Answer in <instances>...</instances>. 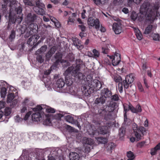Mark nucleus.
Returning a JSON list of instances; mask_svg holds the SVG:
<instances>
[{
  "label": "nucleus",
  "instance_id": "f257e3e1",
  "mask_svg": "<svg viewBox=\"0 0 160 160\" xmlns=\"http://www.w3.org/2000/svg\"><path fill=\"white\" fill-rule=\"evenodd\" d=\"M80 69L77 65L75 67L72 66L68 67L66 70L64 75L65 76V82L62 78H59V75H55L54 76V79L56 81V84L59 88H62L65 86L66 84L67 86L66 90L68 92H71L70 88V86L74 81V78H72V76L75 78L78 79H85V76L80 72Z\"/></svg>",
  "mask_w": 160,
  "mask_h": 160
},
{
  "label": "nucleus",
  "instance_id": "f03ea898",
  "mask_svg": "<svg viewBox=\"0 0 160 160\" xmlns=\"http://www.w3.org/2000/svg\"><path fill=\"white\" fill-rule=\"evenodd\" d=\"M13 5L15 7V11L16 14L12 13L10 11L9 14V20L10 22L12 23H14L16 22L19 24L21 22L23 19V14L22 13V8L20 5L16 7V4H14Z\"/></svg>",
  "mask_w": 160,
  "mask_h": 160
},
{
  "label": "nucleus",
  "instance_id": "7ed1b4c3",
  "mask_svg": "<svg viewBox=\"0 0 160 160\" xmlns=\"http://www.w3.org/2000/svg\"><path fill=\"white\" fill-rule=\"evenodd\" d=\"M135 137H132L130 138V141L133 142L135 141H139L142 139L146 131V129L143 127H139L136 124H134L132 126Z\"/></svg>",
  "mask_w": 160,
  "mask_h": 160
},
{
  "label": "nucleus",
  "instance_id": "20e7f679",
  "mask_svg": "<svg viewBox=\"0 0 160 160\" xmlns=\"http://www.w3.org/2000/svg\"><path fill=\"white\" fill-rule=\"evenodd\" d=\"M105 98L103 96H101L100 97L97 98L94 101L95 106L98 108V114L102 115L105 112V110L104 104L106 101Z\"/></svg>",
  "mask_w": 160,
  "mask_h": 160
},
{
  "label": "nucleus",
  "instance_id": "39448f33",
  "mask_svg": "<svg viewBox=\"0 0 160 160\" xmlns=\"http://www.w3.org/2000/svg\"><path fill=\"white\" fill-rule=\"evenodd\" d=\"M35 5L33 8V10L37 14L43 15L45 14V5L41 0H36L35 1Z\"/></svg>",
  "mask_w": 160,
  "mask_h": 160
},
{
  "label": "nucleus",
  "instance_id": "423d86ee",
  "mask_svg": "<svg viewBox=\"0 0 160 160\" xmlns=\"http://www.w3.org/2000/svg\"><path fill=\"white\" fill-rule=\"evenodd\" d=\"M159 4L158 2H155L152 6V9L150 10L148 14V19L150 21H154L158 15V10L159 9Z\"/></svg>",
  "mask_w": 160,
  "mask_h": 160
},
{
  "label": "nucleus",
  "instance_id": "0eeeda50",
  "mask_svg": "<svg viewBox=\"0 0 160 160\" xmlns=\"http://www.w3.org/2000/svg\"><path fill=\"white\" fill-rule=\"evenodd\" d=\"M86 83L88 84L89 88L99 89L102 87L101 82L98 80L95 79L92 80V78H89V80L86 78Z\"/></svg>",
  "mask_w": 160,
  "mask_h": 160
},
{
  "label": "nucleus",
  "instance_id": "6e6552de",
  "mask_svg": "<svg viewBox=\"0 0 160 160\" xmlns=\"http://www.w3.org/2000/svg\"><path fill=\"white\" fill-rule=\"evenodd\" d=\"M103 122V121L102 120L97 121L95 123L97 129H98V132L101 134H105L108 132V128L105 126Z\"/></svg>",
  "mask_w": 160,
  "mask_h": 160
},
{
  "label": "nucleus",
  "instance_id": "1a4fd4ad",
  "mask_svg": "<svg viewBox=\"0 0 160 160\" xmlns=\"http://www.w3.org/2000/svg\"><path fill=\"white\" fill-rule=\"evenodd\" d=\"M124 112H125L128 111L129 110L134 113H138L141 112L142 111V109L140 104H138L136 106V108L134 107L132 104L129 105H123Z\"/></svg>",
  "mask_w": 160,
  "mask_h": 160
},
{
  "label": "nucleus",
  "instance_id": "9d476101",
  "mask_svg": "<svg viewBox=\"0 0 160 160\" xmlns=\"http://www.w3.org/2000/svg\"><path fill=\"white\" fill-rule=\"evenodd\" d=\"M37 105L36 107L32 108V110L34 111H40L43 109H45L46 111L48 113H54L55 112V109L47 106L42 105Z\"/></svg>",
  "mask_w": 160,
  "mask_h": 160
},
{
  "label": "nucleus",
  "instance_id": "9b49d317",
  "mask_svg": "<svg viewBox=\"0 0 160 160\" xmlns=\"http://www.w3.org/2000/svg\"><path fill=\"white\" fill-rule=\"evenodd\" d=\"M39 37L38 35H32L28 39L27 41L28 44L31 46L33 45V47L36 46L41 42L40 40L37 42Z\"/></svg>",
  "mask_w": 160,
  "mask_h": 160
},
{
  "label": "nucleus",
  "instance_id": "f8f14e48",
  "mask_svg": "<svg viewBox=\"0 0 160 160\" xmlns=\"http://www.w3.org/2000/svg\"><path fill=\"white\" fill-rule=\"evenodd\" d=\"M134 76L133 74L131 73L129 75H127L125 77V79L123 82V87L124 88L127 89L129 87V85L133 82L134 80Z\"/></svg>",
  "mask_w": 160,
  "mask_h": 160
},
{
  "label": "nucleus",
  "instance_id": "ddd939ff",
  "mask_svg": "<svg viewBox=\"0 0 160 160\" xmlns=\"http://www.w3.org/2000/svg\"><path fill=\"white\" fill-rule=\"evenodd\" d=\"M88 23L91 26H95L96 29L99 28L100 22L98 19L96 18L95 20L93 17H89L88 20Z\"/></svg>",
  "mask_w": 160,
  "mask_h": 160
},
{
  "label": "nucleus",
  "instance_id": "4468645a",
  "mask_svg": "<svg viewBox=\"0 0 160 160\" xmlns=\"http://www.w3.org/2000/svg\"><path fill=\"white\" fill-rule=\"evenodd\" d=\"M38 18L36 14L33 13H29L28 14L25 18V21L27 24L31 22H34Z\"/></svg>",
  "mask_w": 160,
  "mask_h": 160
},
{
  "label": "nucleus",
  "instance_id": "2eb2a0df",
  "mask_svg": "<svg viewBox=\"0 0 160 160\" xmlns=\"http://www.w3.org/2000/svg\"><path fill=\"white\" fill-rule=\"evenodd\" d=\"M112 29L116 34H120L122 31L121 24L120 23H114L112 25Z\"/></svg>",
  "mask_w": 160,
  "mask_h": 160
},
{
  "label": "nucleus",
  "instance_id": "dca6fc26",
  "mask_svg": "<svg viewBox=\"0 0 160 160\" xmlns=\"http://www.w3.org/2000/svg\"><path fill=\"white\" fill-rule=\"evenodd\" d=\"M34 112V111H33ZM37 111L36 112L32 114V120L34 122H38V121H42V118L41 116V113Z\"/></svg>",
  "mask_w": 160,
  "mask_h": 160
},
{
  "label": "nucleus",
  "instance_id": "f3484780",
  "mask_svg": "<svg viewBox=\"0 0 160 160\" xmlns=\"http://www.w3.org/2000/svg\"><path fill=\"white\" fill-rule=\"evenodd\" d=\"M101 95L106 99L107 98H110L111 96L112 92L108 88H104L101 90Z\"/></svg>",
  "mask_w": 160,
  "mask_h": 160
},
{
  "label": "nucleus",
  "instance_id": "a211bd4d",
  "mask_svg": "<svg viewBox=\"0 0 160 160\" xmlns=\"http://www.w3.org/2000/svg\"><path fill=\"white\" fill-rule=\"evenodd\" d=\"M117 104V103L116 102H111L109 105L105 109L108 112H112L115 109Z\"/></svg>",
  "mask_w": 160,
  "mask_h": 160
},
{
  "label": "nucleus",
  "instance_id": "6ab92c4d",
  "mask_svg": "<svg viewBox=\"0 0 160 160\" xmlns=\"http://www.w3.org/2000/svg\"><path fill=\"white\" fill-rule=\"evenodd\" d=\"M51 72V70L49 69L47 70L44 72L42 79L44 83L48 82L50 81V78L49 76V75Z\"/></svg>",
  "mask_w": 160,
  "mask_h": 160
},
{
  "label": "nucleus",
  "instance_id": "aec40b11",
  "mask_svg": "<svg viewBox=\"0 0 160 160\" xmlns=\"http://www.w3.org/2000/svg\"><path fill=\"white\" fill-rule=\"evenodd\" d=\"M105 112L102 115H101L100 114H98H98L100 116H102V117L104 118V119L106 120L107 121H109L112 119V112H109L106 111L105 110Z\"/></svg>",
  "mask_w": 160,
  "mask_h": 160
},
{
  "label": "nucleus",
  "instance_id": "412c9836",
  "mask_svg": "<svg viewBox=\"0 0 160 160\" xmlns=\"http://www.w3.org/2000/svg\"><path fill=\"white\" fill-rule=\"evenodd\" d=\"M28 24V26L27 28H29V29L33 31L35 33L37 32L38 27V25L36 23L34 22H31Z\"/></svg>",
  "mask_w": 160,
  "mask_h": 160
},
{
  "label": "nucleus",
  "instance_id": "4be33fe9",
  "mask_svg": "<svg viewBox=\"0 0 160 160\" xmlns=\"http://www.w3.org/2000/svg\"><path fill=\"white\" fill-rule=\"evenodd\" d=\"M72 40L74 45L76 46L78 49L81 50L83 48V46L81 45V42L78 38H74Z\"/></svg>",
  "mask_w": 160,
  "mask_h": 160
},
{
  "label": "nucleus",
  "instance_id": "5701e85b",
  "mask_svg": "<svg viewBox=\"0 0 160 160\" xmlns=\"http://www.w3.org/2000/svg\"><path fill=\"white\" fill-rule=\"evenodd\" d=\"M70 160H79L80 158L78 154L75 152H71L69 155Z\"/></svg>",
  "mask_w": 160,
  "mask_h": 160
},
{
  "label": "nucleus",
  "instance_id": "b1692460",
  "mask_svg": "<svg viewBox=\"0 0 160 160\" xmlns=\"http://www.w3.org/2000/svg\"><path fill=\"white\" fill-rule=\"evenodd\" d=\"M149 4L148 2H145L141 7L140 12L142 11V12H148L149 11Z\"/></svg>",
  "mask_w": 160,
  "mask_h": 160
},
{
  "label": "nucleus",
  "instance_id": "393cba45",
  "mask_svg": "<svg viewBox=\"0 0 160 160\" xmlns=\"http://www.w3.org/2000/svg\"><path fill=\"white\" fill-rule=\"evenodd\" d=\"M82 142L84 144H87L89 145H91L93 144V141L92 139L90 138H87L86 137L83 138Z\"/></svg>",
  "mask_w": 160,
  "mask_h": 160
},
{
  "label": "nucleus",
  "instance_id": "a878e982",
  "mask_svg": "<svg viewBox=\"0 0 160 160\" xmlns=\"http://www.w3.org/2000/svg\"><path fill=\"white\" fill-rule=\"evenodd\" d=\"M56 50V49L55 48H52L46 53V58H51L52 55L54 53Z\"/></svg>",
  "mask_w": 160,
  "mask_h": 160
},
{
  "label": "nucleus",
  "instance_id": "bb28decb",
  "mask_svg": "<svg viewBox=\"0 0 160 160\" xmlns=\"http://www.w3.org/2000/svg\"><path fill=\"white\" fill-rule=\"evenodd\" d=\"M160 149V143L157 144L154 148H152L151 150V154L154 155L156 154L157 151Z\"/></svg>",
  "mask_w": 160,
  "mask_h": 160
},
{
  "label": "nucleus",
  "instance_id": "cd10ccee",
  "mask_svg": "<svg viewBox=\"0 0 160 160\" xmlns=\"http://www.w3.org/2000/svg\"><path fill=\"white\" fill-rule=\"evenodd\" d=\"M134 32L137 39L140 40L142 39V36L140 31L138 28H135Z\"/></svg>",
  "mask_w": 160,
  "mask_h": 160
},
{
  "label": "nucleus",
  "instance_id": "c85d7f7f",
  "mask_svg": "<svg viewBox=\"0 0 160 160\" xmlns=\"http://www.w3.org/2000/svg\"><path fill=\"white\" fill-rule=\"evenodd\" d=\"M34 33V32L29 29V28H26L24 32V37L25 38H28L31 35H32L33 33Z\"/></svg>",
  "mask_w": 160,
  "mask_h": 160
},
{
  "label": "nucleus",
  "instance_id": "c756f323",
  "mask_svg": "<svg viewBox=\"0 0 160 160\" xmlns=\"http://www.w3.org/2000/svg\"><path fill=\"white\" fill-rule=\"evenodd\" d=\"M15 98V95L14 93L9 92L8 95L7 102L8 103L10 102Z\"/></svg>",
  "mask_w": 160,
  "mask_h": 160
},
{
  "label": "nucleus",
  "instance_id": "7c9ffc66",
  "mask_svg": "<svg viewBox=\"0 0 160 160\" xmlns=\"http://www.w3.org/2000/svg\"><path fill=\"white\" fill-rule=\"evenodd\" d=\"M117 57L113 58L112 60V64L113 66H116L118 65L121 61V58L118 57V58H116Z\"/></svg>",
  "mask_w": 160,
  "mask_h": 160
},
{
  "label": "nucleus",
  "instance_id": "2f4dec72",
  "mask_svg": "<svg viewBox=\"0 0 160 160\" xmlns=\"http://www.w3.org/2000/svg\"><path fill=\"white\" fill-rule=\"evenodd\" d=\"M54 57L56 60H59L62 61V62L64 61V60L62 59V54L60 52L56 53L54 55Z\"/></svg>",
  "mask_w": 160,
  "mask_h": 160
},
{
  "label": "nucleus",
  "instance_id": "473e14b6",
  "mask_svg": "<svg viewBox=\"0 0 160 160\" xmlns=\"http://www.w3.org/2000/svg\"><path fill=\"white\" fill-rule=\"evenodd\" d=\"M11 109L9 107H7L5 108L4 110V114L5 117L8 116L11 112Z\"/></svg>",
  "mask_w": 160,
  "mask_h": 160
},
{
  "label": "nucleus",
  "instance_id": "72a5a7b5",
  "mask_svg": "<svg viewBox=\"0 0 160 160\" xmlns=\"http://www.w3.org/2000/svg\"><path fill=\"white\" fill-rule=\"evenodd\" d=\"M127 156L129 160H133L135 158V156L133 152L129 151L127 152Z\"/></svg>",
  "mask_w": 160,
  "mask_h": 160
},
{
  "label": "nucleus",
  "instance_id": "f704fd0d",
  "mask_svg": "<svg viewBox=\"0 0 160 160\" xmlns=\"http://www.w3.org/2000/svg\"><path fill=\"white\" fill-rule=\"evenodd\" d=\"M92 52L93 54H92L91 57L96 58L99 57L100 55L99 52L96 49H93L92 51Z\"/></svg>",
  "mask_w": 160,
  "mask_h": 160
},
{
  "label": "nucleus",
  "instance_id": "c9c22d12",
  "mask_svg": "<svg viewBox=\"0 0 160 160\" xmlns=\"http://www.w3.org/2000/svg\"><path fill=\"white\" fill-rule=\"evenodd\" d=\"M65 119L67 122L70 123H73L74 122L73 118L70 115L65 116Z\"/></svg>",
  "mask_w": 160,
  "mask_h": 160
},
{
  "label": "nucleus",
  "instance_id": "e433bc0d",
  "mask_svg": "<svg viewBox=\"0 0 160 160\" xmlns=\"http://www.w3.org/2000/svg\"><path fill=\"white\" fill-rule=\"evenodd\" d=\"M152 28V25H149L146 28L144 32V33L145 34H148L151 32Z\"/></svg>",
  "mask_w": 160,
  "mask_h": 160
},
{
  "label": "nucleus",
  "instance_id": "4c0bfd02",
  "mask_svg": "<svg viewBox=\"0 0 160 160\" xmlns=\"http://www.w3.org/2000/svg\"><path fill=\"white\" fill-rule=\"evenodd\" d=\"M47 48V45H44V46H42L39 49H38L37 50V52L38 54L44 52L46 51Z\"/></svg>",
  "mask_w": 160,
  "mask_h": 160
},
{
  "label": "nucleus",
  "instance_id": "58836bf2",
  "mask_svg": "<svg viewBox=\"0 0 160 160\" xmlns=\"http://www.w3.org/2000/svg\"><path fill=\"white\" fill-rule=\"evenodd\" d=\"M1 96L2 98H4L7 93V89L5 87H2L0 90Z\"/></svg>",
  "mask_w": 160,
  "mask_h": 160
},
{
  "label": "nucleus",
  "instance_id": "ea45409f",
  "mask_svg": "<svg viewBox=\"0 0 160 160\" xmlns=\"http://www.w3.org/2000/svg\"><path fill=\"white\" fill-rule=\"evenodd\" d=\"M110 97L111 100V102H113V101H118L120 100L118 95L117 94H115L113 95H112Z\"/></svg>",
  "mask_w": 160,
  "mask_h": 160
},
{
  "label": "nucleus",
  "instance_id": "a19ab883",
  "mask_svg": "<svg viewBox=\"0 0 160 160\" xmlns=\"http://www.w3.org/2000/svg\"><path fill=\"white\" fill-rule=\"evenodd\" d=\"M130 17L132 20L135 21L138 18V15L135 11H133L131 13Z\"/></svg>",
  "mask_w": 160,
  "mask_h": 160
},
{
  "label": "nucleus",
  "instance_id": "79ce46f5",
  "mask_svg": "<svg viewBox=\"0 0 160 160\" xmlns=\"http://www.w3.org/2000/svg\"><path fill=\"white\" fill-rule=\"evenodd\" d=\"M16 32L13 30H12L11 33L9 37V39L12 41L13 40L15 37Z\"/></svg>",
  "mask_w": 160,
  "mask_h": 160
},
{
  "label": "nucleus",
  "instance_id": "37998d69",
  "mask_svg": "<svg viewBox=\"0 0 160 160\" xmlns=\"http://www.w3.org/2000/svg\"><path fill=\"white\" fill-rule=\"evenodd\" d=\"M114 81L116 82L120 83L121 81H122L121 77L119 75L114 76Z\"/></svg>",
  "mask_w": 160,
  "mask_h": 160
},
{
  "label": "nucleus",
  "instance_id": "c03bdc74",
  "mask_svg": "<svg viewBox=\"0 0 160 160\" xmlns=\"http://www.w3.org/2000/svg\"><path fill=\"white\" fill-rule=\"evenodd\" d=\"M114 145L113 142H111L108 143L107 147V149L108 151H111L113 148Z\"/></svg>",
  "mask_w": 160,
  "mask_h": 160
},
{
  "label": "nucleus",
  "instance_id": "a18cd8bd",
  "mask_svg": "<svg viewBox=\"0 0 160 160\" xmlns=\"http://www.w3.org/2000/svg\"><path fill=\"white\" fill-rule=\"evenodd\" d=\"M129 120H130L127 118L126 113L125 112L124 113V122L125 124L127 125H129L130 123V122L128 121Z\"/></svg>",
  "mask_w": 160,
  "mask_h": 160
},
{
  "label": "nucleus",
  "instance_id": "49530a36",
  "mask_svg": "<svg viewBox=\"0 0 160 160\" xmlns=\"http://www.w3.org/2000/svg\"><path fill=\"white\" fill-rule=\"evenodd\" d=\"M75 21V18L74 17L70 16L69 17L68 20V25H71L72 23H74Z\"/></svg>",
  "mask_w": 160,
  "mask_h": 160
},
{
  "label": "nucleus",
  "instance_id": "de8ad7c7",
  "mask_svg": "<svg viewBox=\"0 0 160 160\" xmlns=\"http://www.w3.org/2000/svg\"><path fill=\"white\" fill-rule=\"evenodd\" d=\"M124 0H114L113 3L114 5H120L122 4Z\"/></svg>",
  "mask_w": 160,
  "mask_h": 160
},
{
  "label": "nucleus",
  "instance_id": "09e8293b",
  "mask_svg": "<svg viewBox=\"0 0 160 160\" xmlns=\"http://www.w3.org/2000/svg\"><path fill=\"white\" fill-rule=\"evenodd\" d=\"M36 59L38 62H40L41 63L43 62L44 60L42 57L40 55L37 56L36 58Z\"/></svg>",
  "mask_w": 160,
  "mask_h": 160
},
{
  "label": "nucleus",
  "instance_id": "8fccbe9b",
  "mask_svg": "<svg viewBox=\"0 0 160 160\" xmlns=\"http://www.w3.org/2000/svg\"><path fill=\"white\" fill-rule=\"evenodd\" d=\"M64 61H62V65L64 68H66L67 67L70 65V63L68 62L66 60H64Z\"/></svg>",
  "mask_w": 160,
  "mask_h": 160
},
{
  "label": "nucleus",
  "instance_id": "3c124183",
  "mask_svg": "<svg viewBox=\"0 0 160 160\" xmlns=\"http://www.w3.org/2000/svg\"><path fill=\"white\" fill-rule=\"evenodd\" d=\"M153 40L155 41H159L160 39L159 35L158 34H154L153 35Z\"/></svg>",
  "mask_w": 160,
  "mask_h": 160
},
{
  "label": "nucleus",
  "instance_id": "603ef678",
  "mask_svg": "<svg viewBox=\"0 0 160 160\" xmlns=\"http://www.w3.org/2000/svg\"><path fill=\"white\" fill-rule=\"evenodd\" d=\"M123 82L119 83L118 84V90L120 93L123 91Z\"/></svg>",
  "mask_w": 160,
  "mask_h": 160
},
{
  "label": "nucleus",
  "instance_id": "864d4df0",
  "mask_svg": "<svg viewBox=\"0 0 160 160\" xmlns=\"http://www.w3.org/2000/svg\"><path fill=\"white\" fill-rule=\"evenodd\" d=\"M125 130L123 128H121L119 129V133L120 136H123L125 132Z\"/></svg>",
  "mask_w": 160,
  "mask_h": 160
},
{
  "label": "nucleus",
  "instance_id": "5fc2aeb1",
  "mask_svg": "<svg viewBox=\"0 0 160 160\" xmlns=\"http://www.w3.org/2000/svg\"><path fill=\"white\" fill-rule=\"evenodd\" d=\"M145 17L144 15L140 14L139 15H138V20L139 22L142 21L144 19Z\"/></svg>",
  "mask_w": 160,
  "mask_h": 160
},
{
  "label": "nucleus",
  "instance_id": "6e6d98bb",
  "mask_svg": "<svg viewBox=\"0 0 160 160\" xmlns=\"http://www.w3.org/2000/svg\"><path fill=\"white\" fill-rule=\"evenodd\" d=\"M7 4L4 3V4L2 5V9L3 13H5L7 10Z\"/></svg>",
  "mask_w": 160,
  "mask_h": 160
},
{
  "label": "nucleus",
  "instance_id": "4d7b16f0",
  "mask_svg": "<svg viewBox=\"0 0 160 160\" xmlns=\"http://www.w3.org/2000/svg\"><path fill=\"white\" fill-rule=\"evenodd\" d=\"M146 143V142L145 141H142L138 142L137 145V147L139 148H142L144 146Z\"/></svg>",
  "mask_w": 160,
  "mask_h": 160
},
{
  "label": "nucleus",
  "instance_id": "13d9d810",
  "mask_svg": "<svg viewBox=\"0 0 160 160\" xmlns=\"http://www.w3.org/2000/svg\"><path fill=\"white\" fill-rule=\"evenodd\" d=\"M62 61L59 60H56L55 62H54L53 66L55 68L57 67L59 65V63H61L62 64Z\"/></svg>",
  "mask_w": 160,
  "mask_h": 160
},
{
  "label": "nucleus",
  "instance_id": "bf43d9fd",
  "mask_svg": "<svg viewBox=\"0 0 160 160\" xmlns=\"http://www.w3.org/2000/svg\"><path fill=\"white\" fill-rule=\"evenodd\" d=\"M102 52L103 53L105 54H108L109 51V50L108 48H104L102 47Z\"/></svg>",
  "mask_w": 160,
  "mask_h": 160
},
{
  "label": "nucleus",
  "instance_id": "052dcab7",
  "mask_svg": "<svg viewBox=\"0 0 160 160\" xmlns=\"http://www.w3.org/2000/svg\"><path fill=\"white\" fill-rule=\"evenodd\" d=\"M23 2L26 5L33 6V4L29 0H23Z\"/></svg>",
  "mask_w": 160,
  "mask_h": 160
},
{
  "label": "nucleus",
  "instance_id": "680f3d73",
  "mask_svg": "<svg viewBox=\"0 0 160 160\" xmlns=\"http://www.w3.org/2000/svg\"><path fill=\"white\" fill-rule=\"evenodd\" d=\"M68 58L71 61H73L74 59V55L72 53H69L68 55Z\"/></svg>",
  "mask_w": 160,
  "mask_h": 160
},
{
  "label": "nucleus",
  "instance_id": "e2e57ef3",
  "mask_svg": "<svg viewBox=\"0 0 160 160\" xmlns=\"http://www.w3.org/2000/svg\"><path fill=\"white\" fill-rule=\"evenodd\" d=\"M32 113V111H29L28 112L25 116L24 118V120H27L28 118V117H29V116Z\"/></svg>",
  "mask_w": 160,
  "mask_h": 160
},
{
  "label": "nucleus",
  "instance_id": "0e129e2a",
  "mask_svg": "<svg viewBox=\"0 0 160 160\" xmlns=\"http://www.w3.org/2000/svg\"><path fill=\"white\" fill-rule=\"evenodd\" d=\"M91 151V147L90 146H86L85 147L84 151L86 153L89 152Z\"/></svg>",
  "mask_w": 160,
  "mask_h": 160
},
{
  "label": "nucleus",
  "instance_id": "69168bd1",
  "mask_svg": "<svg viewBox=\"0 0 160 160\" xmlns=\"http://www.w3.org/2000/svg\"><path fill=\"white\" fill-rule=\"evenodd\" d=\"M5 118L3 112L0 111V119H2L1 121H4L5 120Z\"/></svg>",
  "mask_w": 160,
  "mask_h": 160
},
{
  "label": "nucleus",
  "instance_id": "338daca9",
  "mask_svg": "<svg viewBox=\"0 0 160 160\" xmlns=\"http://www.w3.org/2000/svg\"><path fill=\"white\" fill-rule=\"evenodd\" d=\"M63 117V115L60 113H57L55 115V118L57 119H60Z\"/></svg>",
  "mask_w": 160,
  "mask_h": 160
},
{
  "label": "nucleus",
  "instance_id": "774afa93",
  "mask_svg": "<svg viewBox=\"0 0 160 160\" xmlns=\"http://www.w3.org/2000/svg\"><path fill=\"white\" fill-rule=\"evenodd\" d=\"M51 122V119L48 117H47V118L45 120L44 122V123L45 124L47 125L50 123Z\"/></svg>",
  "mask_w": 160,
  "mask_h": 160
}]
</instances>
